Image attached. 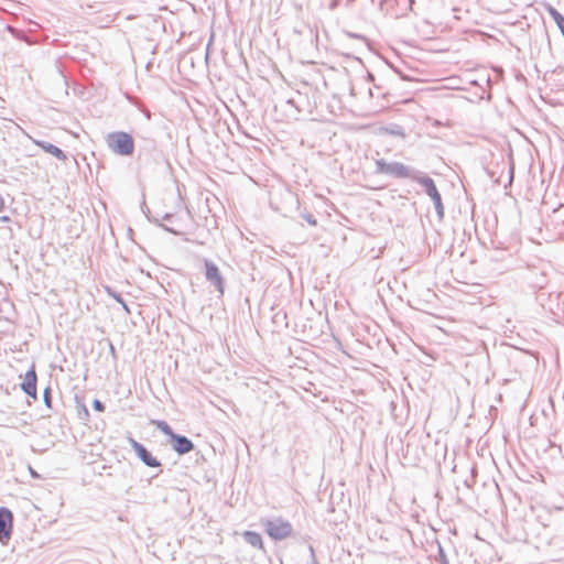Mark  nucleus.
Returning a JSON list of instances; mask_svg holds the SVG:
<instances>
[{"instance_id": "f257e3e1", "label": "nucleus", "mask_w": 564, "mask_h": 564, "mask_svg": "<svg viewBox=\"0 0 564 564\" xmlns=\"http://www.w3.org/2000/svg\"><path fill=\"white\" fill-rule=\"evenodd\" d=\"M107 147L116 154L130 156L134 152V140L124 131L110 132L106 137Z\"/></svg>"}, {"instance_id": "f03ea898", "label": "nucleus", "mask_w": 564, "mask_h": 564, "mask_svg": "<svg viewBox=\"0 0 564 564\" xmlns=\"http://www.w3.org/2000/svg\"><path fill=\"white\" fill-rule=\"evenodd\" d=\"M377 172L381 174L392 175L397 178H410L416 181L422 173L411 166L400 162H386L383 159L376 161Z\"/></svg>"}, {"instance_id": "7ed1b4c3", "label": "nucleus", "mask_w": 564, "mask_h": 564, "mask_svg": "<svg viewBox=\"0 0 564 564\" xmlns=\"http://www.w3.org/2000/svg\"><path fill=\"white\" fill-rule=\"evenodd\" d=\"M415 182L421 184L424 187L426 195L430 196V198L433 202V205H434V208H435V212H436L438 218L442 219L444 217V205L442 202V196H441L433 178H431L430 176H427L424 173H421L419 178Z\"/></svg>"}, {"instance_id": "20e7f679", "label": "nucleus", "mask_w": 564, "mask_h": 564, "mask_svg": "<svg viewBox=\"0 0 564 564\" xmlns=\"http://www.w3.org/2000/svg\"><path fill=\"white\" fill-rule=\"evenodd\" d=\"M264 525L267 533L273 540H283L292 533L291 523L282 519L268 520Z\"/></svg>"}, {"instance_id": "39448f33", "label": "nucleus", "mask_w": 564, "mask_h": 564, "mask_svg": "<svg viewBox=\"0 0 564 564\" xmlns=\"http://www.w3.org/2000/svg\"><path fill=\"white\" fill-rule=\"evenodd\" d=\"M205 265V278L206 280L214 285L216 291L221 296L225 292V280L219 271V268L210 260H204Z\"/></svg>"}, {"instance_id": "423d86ee", "label": "nucleus", "mask_w": 564, "mask_h": 564, "mask_svg": "<svg viewBox=\"0 0 564 564\" xmlns=\"http://www.w3.org/2000/svg\"><path fill=\"white\" fill-rule=\"evenodd\" d=\"M128 443L130 444V446L132 447V449L134 451L135 455L138 456V458L148 467H161V463L160 460L154 457L148 449L147 447L139 443L138 441H135L133 437H128Z\"/></svg>"}, {"instance_id": "0eeeda50", "label": "nucleus", "mask_w": 564, "mask_h": 564, "mask_svg": "<svg viewBox=\"0 0 564 564\" xmlns=\"http://www.w3.org/2000/svg\"><path fill=\"white\" fill-rule=\"evenodd\" d=\"M289 564H316L315 553L312 545L300 544L293 550Z\"/></svg>"}, {"instance_id": "6e6552de", "label": "nucleus", "mask_w": 564, "mask_h": 564, "mask_svg": "<svg viewBox=\"0 0 564 564\" xmlns=\"http://www.w3.org/2000/svg\"><path fill=\"white\" fill-rule=\"evenodd\" d=\"M13 513L6 507L0 508V541H7L12 534Z\"/></svg>"}, {"instance_id": "1a4fd4ad", "label": "nucleus", "mask_w": 564, "mask_h": 564, "mask_svg": "<svg viewBox=\"0 0 564 564\" xmlns=\"http://www.w3.org/2000/svg\"><path fill=\"white\" fill-rule=\"evenodd\" d=\"M169 444L178 455H185L194 449V443L185 435L175 433Z\"/></svg>"}, {"instance_id": "9d476101", "label": "nucleus", "mask_w": 564, "mask_h": 564, "mask_svg": "<svg viewBox=\"0 0 564 564\" xmlns=\"http://www.w3.org/2000/svg\"><path fill=\"white\" fill-rule=\"evenodd\" d=\"M36 381H37L36 372L34 370V367H32L31 369H29L25 372L23 382L21 383V389L26 395H29L33 399H36V397H37Z\"/></svg>"}, {"instance_id": "9b49d317", "label": "nucleus", "mask_w": 564, "mask_h": 564, "mask_svg": "<svg viewBox=\"0 0 564 564\" xmlns=\"http://www.w3.org/2000/svg\"><path fill=\"white\" fill-rule=\"evenodd\" d=\"M34 143L41 148L46 153L52 154L54 158H56L59 161H65L67 159L65 152L59 149L58 147L43 140H34Z\"/></svg>"}, {"instance_id": "f8f14e48", "label": "nucleus", "mask_w": 564, "mask_h": 564, "mask_svg": "<svg viewBox=\"0 0 564 564\" xmlns=\"http://www.w3.org/2000/svg\"><path fill=\"white\" fill-rule=\"evenodd\" d=\"M242 536H243V540L251 546L257 547V549L263 547L262 536L258 532L245 531Z\"/></svg>"}, {"instance_id": "ddd939ff", "label": "nucleus", "mask_w": 564, "mask_h": 564, "mask_svg": "<svg viewBox=\"0 0 564 564\" xmlns=\"http://www.w3.org/2000/svg\"><path fill=\"white\" fill-rule=\"evenodd\" d=\"M546 11L550 14V17L553 19L555 24L557 25L558 30L561 31L563 37H564V17L551 4L546 6Z\"/></svg>"}, {"instance_id": "4468645a", "label": "nucleus", "mask_w": 564, "mask_h": 564, "mask_svg": "<svg viewBox=\"0 0 564 564\" xmlns=\"http://www.w3.org/2000/svg\"><path fill=\"white\" fill-rule=\"evenodd\" d=\"M154 424L159 431H161L164 435L169 437V440L175 434V432L166 421H155Z\"/></svg>"}, {"instance_id": "2eb2a0df", "label": "nucleus", "mask_w": 564, "mask_h": 564, "mask_svg": "<svg viewBox=\"0 0 564 564\" xmlns=\"http://www.w3.org/2000/svg\"><path fill=\"white\" fill-rule=\"evenodd\" d=\"M386 131L391 135H397V137H401V138L405 137L403 128L398 124H393L392 127L387 128Z\"/></svg>"}, {"instance_id": "dca6fc26", "label": "nucleus", "mask_w": 564, "mask_h": 564, "mask_svg": "<svg viewBox=\"0 0 564 564\" xmlns=\"http://www.w3.org/2000/svg\"><path fill=\"white\" fill-rule=\"evenodd\" d=\"M108 293L120 304H122L123 308L129 312L128 306L126 302L123 301L122 296L116 292H112L110 289H108Z\"/></svg>"}, {"instance_id": "f3484780", "label": "nucleus", "mask_w": 564, "mask_h": 564, "mask_svg": "<svg viewBox=\"0 0 564 564\" xmlns=\"http://www.w3.org/2000/svg\"><path fill=\"white\" fill-rule=\"evenodd\" d=\"M44 403L46 406L51 408V389L47 387L43 392Z\"/></svg>"}, {"instance_id": "a211bd4d", "label": "nucleus", "mask_w": 564, "mask_h": 564, "mask_svg": "<svg viewBox=\"0 0 564 564\" xmlns=\"http://www.w3.org/2000/svg\"><path fill=\"white\" fill-rule=\"evenodd\" d=\"M302 217L312 226H316L317 220L312 214H303Z\"/></svg>"}, {"instance_id": "6ab92c4d", "label": "nucleus", "mask_w": 564, "mask_h": 564, "mask_svg": "<svg viewBox=\"0 0 564 564\" xmlns=\"http://www.w3.org/2000/svg\"><path fill=\"white\" fill-rule=\"evenodd\" d=\"M93 408L96 411L102 412L105 410V404L100 400L95 399L93 402Z\"/></svg>"}, {"instance_id": "aec40b11", "label": "nucleus", "mask_w": 564, "mask_h": 564, "mask_svg": "<svg viewBox=\"0 0 564 564\" xmlns=\"http://www.w3.org/2000/svg\"><path fill=\"white\" fill-rule=\"evenodd\" d=\"M80 419H86L89 415V412L85 405H82V410L78 412Z\"/></svg>"}, {"instance_id": "412c9836", "label": "nucleus", "mask_w": 564, "mask_h": 564, "mask_svg": "<svg viewBox=\"0 0 564 564\" xmlns=\"http://www.w3.org/2000/svg\"><path fill=\"white\" fill-rule=\"evenodd\" d=\"M164 230L169 231V232H172V234H176V231L172 228H169L166 226H162Z\"/></svg>"}, {"instance_id": "4be33fe9", "label": "nucleus", "mask_w": 564, "mask_h": 564, "mask_svg": "<svg viewBox=\"0 0 564 564\" xmlns=\"http://www.w3.org/2000/svg\"><path fill=\"white\" fill-rule=\"evenodd\" d=\"M144 115H145L148 120L151 119V112L149 110H144Z\"/></svg>"}, {"instance_id": "5701e85b", "label": "nucleus", "mask_w": 564, "mask_h": 564, "mask_svg": "<svg viewBox=\"0 0 564 564\" xmlns=\"http://www.w3.org/2000/svg\"><path fill=\"white\" fill-rule=\"evenodd\" d=\"M171 218H172V214H165L163 216V219H165V220H170Z\"/></svg>"}, {"instance_id": "b1692460", "label": "nucleus", "mask_w": 564, "mask_h": 564, "mask_svg": "<svg viewBox=\"0 0 564 564\" xmlns=\"http://www.w3.org/2000/svg\"><path fill=\"white\" fill-rule=\"evenodd\" d=\"M110 352H115V347L112 346V344H110Z\"/></svg>"}]
</instances>
